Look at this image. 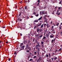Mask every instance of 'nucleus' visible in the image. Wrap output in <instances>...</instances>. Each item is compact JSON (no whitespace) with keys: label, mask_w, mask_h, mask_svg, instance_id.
I'll return each mask as SVG.
<instances>
[{"label":"nucleus","mask_w":62,"mask_h":62,"mask_svg":"<svg viewBox=\"0 0 62 62\" xmlns=\"http://www.w3.org/2000/svg\"><path fill=\"white\" fill-rule=\"evenodd\" d=\"M23 18H24L25 17H26V16H25V15L24 14H23Z\"/></svg>","instance_id":"obj_11"},{"label":"nucleus","mask_w":62,"mask_h":62,"mask_svg":"<svg viewBox=\"0 0 62 62\" xmlns=\"http://www.w3.org/2000/svg\"><path fill=\"white\" fill-rule=\"evenodd\" d=\"M19 3H21V4H22V3H23V2H22V1H19Z\"/></svg>","instance_id":"obj_30"},{"label":"nucleus","mask_w":62,"mask_h":62,"mask_svg":"<svg viewBox=\"0 0 62 62\" xmlns=\"http://www.w3.org/2000/svg\"><path fill=\"white\" fill-rule=\"evenodd\" d=\"M40 25H39V24H38V25H37V24H36V26H37V27H39V26Z\"/></svg>","instance_id":"obj_27"},{"label":"nucleus","mask_w":62,"mask_h":62,"mask_svg":"<svg viewBox=\"0 0 62 62\" xmlns=\"http://www.w3.org/2000/svg\"><path fill=\"white\" fill-rule=\"evenodd\" d=\"M54 40L53 39H52V43H53V42H54Z\"/></svg>","instance_id":"obj_41"},{"label":"nucleus","mask_w":62,"mask_h":62,"mask_svg":"<svg viewBox=\"0 0 62 62\" xmlns=\"http://www.w3.org/2000/svg\"><path fill=\"white\" fill-rule=\"evenodd\" d=\"M39 3H38L37 5V6H39Z\"/></svg>","instance_id":"obj_55"},{"label":"nucleus","mask_w":62,"mask_h":62,"mask_svg":"<svg viewBox=\"0 0 62 62\" xmlns=\"http://www.w3.org/2000/svg\"><path fill=\"white\" fill-rule=\"evenodd\" d=\"M56 39V38H54V39L53 40H54V41H55V40Z\"/></svg>","instance_id":"obj_50"},{"label":"nucleus","mask_w":62,"mask_h":62,"mask_svg":"<svg viewBox=\"0 0 62 62\" xmlns=\"http://www.w3.org/2000/svg\"><path fill=\"white\" fill-rule=\"evenodd\" d=\"M25 9L27 10V7L26 6H25Z\"/></svg>","instance_id":"obj_25"},{"label":"nucleus","mask_w":62,"mask_h":62,"mask_svg":"<svg viewBox=\"0 0 62 62\" xmlns=\"http://www.w3.org/2000/svg\"><path fill=\"white\" fill-rule=\"evenodd\" d=\"M61 34L62 35V31H61Z\"/></svg>","instance_id":"obj_63"},{"label":"nucleus","mask_w":62,"mask_h":62,"mask_svg":"<svg viewBox=\"0 0 62 62\" xmlns=\"http://www.w3.org/2000/svg\"><path fill=\"white\" fill-rule=\"evenodd\" d=\"M46 39V37L45 36H44L43 37V38L42 39Z\"/></svg>","instance_id":"obj_16"},{"label":"nucleus","mask_w":62,"mask_h":62,"mask_svg":"<svg viewBox=\"0 0 62 62\" xmlns=\"http://www.w3.org/2000/svg\"><path fill=\"white\" fill-rule=\"evenodd\" d=\"M51 60H52V61H53V60H54V58H51Z\"/></svg>","instance_id":"obj_49"},{"label":"nucleus","mask_w":62,"mask_h":62,"mask_svg":"<svg viewBox=\"0 0 62 62\" xmlns=\"http://www.w3.org/2000/svg\"><path fill=\"white\" fill-rule=\"evenodd\" d=\"M39 35L38 34H37L36 35V37H38L39 36Z\"/></svg>","instance_id":"obj_36"},{"label":"nucleus","mask_w":62,"mask_h":62,"mask_svg":"<svg viewBox=\"0 0 62 62\" xmlns=\"http://www.w3.org/2000/svg\"><path fill=\"white\" fill-rule=\"evenodd\" d=\"M37 27H37V26H35H35L34 27V28H37Z\"/></svg>","instance_id":"obj_52"},{"label":"nucleus","mask_w":62,"mask_h":62,"mask_svg":"<svg viewBox=\"0 0 62 62\" xmlns=\"http://www.w3.org/2000/svg\"><path fill=\"white\" fill-rule=\"evenodd\" d=\"M23 37V39L24 40H25V37Z\"/></svg>","instance_id":"obj_51"},{"label":"nucleus","mask_w":62,"mask_h":62,"mask_svg":"<svg viewBox=\"0 0 62 62\" xmlns=\"http://www.w3.org/2000/svg\"><path fill=\"white\" fill-rule=\"evenodd\" d=\"M39 60H41V58H39Z\"/></svg>","instance_id":"obj_46"},{"label":"nucleus","mask_w":62,"mask_h":62,"mask_svg":"<svg viewBox=\"0 0 62 62\" xmlns=\"http://www.w3.org/2000/svg\"><path fill=\"white\" fill-rule=\"evenodd\" d=\"M36 49L37 50L38 49V46L37 45H36Z\"/></svg>","instance_id":"obj_21"},{"label":"nucleus","mask_w":62,"mask_h":62,"mask_svg":"<svg viewBox=\"0 0 62 62\" xmlns=\"http://www.w3.org/2000/svg\"><path fill=\"white\" fill-rule=\"evenodd\" d=\"M50 33H51V32H50L49 31V33H48V35H50Z\"/></svg>","instance_id":"obj_58"},{"label":"nucleus","mask_w":62,"mask_h":62,"mask_svg":"<svg viewBox=\"0 0 62 62\" xmlns=\"http://www.w3.org/2000/svg\"><path fill=\"white\" fill-rule=\"evenodd\" d=\"M38 21H39V20L37 19V20H35L34 21V22L35 23L38 22Z\"/></svg>","instance_id":"obj_9"},{"label":"nucleus","mask_w":62,"mask_h":62,"mask_svg":"<svg viewBox=\"0 0 62 62\" xmlns=\"http://www.w3.org/2000/svg\"><path fill=\"white\" fill-rule=\"evenodd\" d=\"M54 60H56V59H57V57L54 56Z\"/></svg>","instance_id":"obj_7"},{"label":"nucleus","mask_w":62,"mask_h":62,"mask_svg":"<svg viewBox=\"0 0 62 62\" xmlns=\"http://www.w3.org/2000/svg\"><path fill=\"white\" fill-rule=\"evenodd\" d=\"M27 41L26 40H23V43L24 44H26V43H27Z\"/></svg>","instance_id":"obj_2"},{"label":"nucleus","mask_w":62,"mask_h":62,"mask_svg":"<svg viewBox=\"0 0 62 62\" xmlns=\"http://www.w3.org/2000/svg\"><path fill=\"white\" fill-rule=\"evenodd\" d=\"M59 4H61V1H60V3H59Z\"/></svg>","instance_id":"obj_59"},{"label":"nucleus","mask_w":62,"mask_h":62,"mask_svg":"<svg viewBox=\"0 0 62 62\" xmlns=\"http://www.w3.org/2000/svg\"><path fill=\"white\" fill-rule=\"evenodd\" d=\"M27 44L29 45V46H30V45H31V42L30 41V40H29L28 43Z\"/></svg>","instance_id":"obj_3"},{"label":"nucleus","mask_w":62,"mask_h":62,"mask_svg":"<svg viewBox=\"0 0 62 62\" xmlns=\"http://www.w3.org/2000/svg\"><path fill=\"white\" fill-rule=\"evenodd\" d=\"M24 47H25V46H22L21 47V49L19 51H21V50H24Z\"/></svg>","instance_id":"obj_4"},{"label":"nucleus","mask_w":62,"mask_h":62,"mask_svg":"<svg viewBox=\"0 0 62 62\" xmlns=\"http://www.w3.org/2000/svg\"><path fill=\"white\" fill-rule=\"evenodd\" d=\"M15 8L16 9V8H17V5H16L15 6Z\"/></svg>","instance_id":"obj_38"},{"label":"nucleus","mask_w":62,"mask_h":62,"mask_svg":"<svg viewBox=\"0 0 62 62\" xmlns=\"http://www.w3.org/2000/svg\"><path fill=\"white\" fill-rule=\"evenodd\" d=\"M29 46V45L28 43L26 45V47L25 48V50H26V49H28L30 51H31V47H30V46Z\"/></svg>","instance_id":"obj_1"},{"label":"nucleus","mask_w":62,"mask_h":62,"mask_svg":"<svg viewBox=\"0 0 62 62\" xmlns=\"http://www.w3.org/2000/svg\"><path fill=\"white\" fill-rule=\"evenodd\" d=\"M54 36H53L52 35H51L50 36V38H54Z\"/></svg>","instance_id":"obj_15"},{"label":"nucleus","mask_w":62,"mask_h":62,"mask_svg":"<svg viewBox=\"0 0 62 62\" xmlns=\"http://www.w3.org/2000/svg\"><path fill=\"white\" fill-rule=\"evenodd\" d=\"M21 15H22V12H20L19 13L18 17H19V16H20Z\"/></svg>","instance_id":"obj_6"},{"label":"nucleus","mask_w":62,"mask_h":62,"mask_svg":"<svg viewBox=\"0 0 62 62\" xmlns=\"http://www.w3.org/2000/svg\"><path fill=\"white\" fill-rule=\"evenodd\" d=\"M41 46L42 47H44V44H41Z\"/></svg>","instance_id":"obj_26"},{"label":"nucleus","mask_w":62,"mask_h":62,"mask_svg":"<svg viewBox=\"0 0 62 62\" xmlns=\"http://www.w3.org/2000/svg\"><path fill=\"white\" fill-rule=\"evenodd\" d=\"M40 30L39 29H37V32H39V31Z\"/></svg>","instance_id":"obj_19"},{"label":"nucleus","mask_w":62,"mask_h":62,"mask_svg":"<svg viewBox=\"0 0 62 62\" xmlns=\"http://www.w3.org/2000/svg\"><path fill=\"white\" fill-rule=\"evenodd\" d=\"M20 9H22V8H22V7H20Z\"/></svg>","instance_id":"obj_60"},{"label":"nucleus","mask_w":62,"mask_h":62,"mask_svg":"<svg viewBox=\"0 0 62 62\" xmlns=\"http://www.w3.org/2000/svg\"><path fill=\"white\" fill-rule=\"evenodd\" d=\"M42 24V22H40L39 23V25H41Z\"/></svg>","instance_id":"obj_35"},{"label":"nucleus","mask_w":62,"mask_h":62,"mask_svg":"<svg viewBox=\"0 0 62 62\" xmlns=\"http://www.w3.org/2000/svg\"><path fill=\"white\" fill-rule=\"evenodd\" d=\"M17 20H18V22H20V21L22 22V19H20V18H18Z\"/></svg>","instance_id":"obj_5"},{"label":"nucleus","mask_w":62,"mask_h":62,"mask_svg":"<svg viewBox=\"0 0 62 62\" xmlns=\"http://www.w3.org/2000/svg\"><path fill=\"white\" fill-rule=\"evenodd\" d=\"M46 57H48V56H49V55H48V54H47V55L46 54V55L45 56H46Z\"/></svg>","instance_id":"obj_32"},{"label":"nucleus","mask_w":62,"mask_h":62,"mask_svg":"<svg viewBox=\"0 0 62 62\" xmlns=\"http://www.w3.org/2000/svg\"><path fill=\"white\" fill-rule=\"evenodd\" d=\"M37 2L38 3H39L40 2V0H38V1H37Z\"/></svg>","instance_id":"obj_34"},{"label":"nucleus","mask_w":62,"mask_h":62,"mask_svg":"<svg viewBox=\"0 0 62 62\" xmlns=\"http://www.w3.org/2000/svg\"><path fill=\"white\" fill-rule=\"evenodd\" d=\"M43 25H44V27H45V26L46 25V24H43Z\"/></svg>","instance_id":"obj_13"},{"label":"nucleus","mask_w":62,"mask_h":62,"mask_svg":"<svg viewBox=\"0 0 62 62\" xmlns=\"http://www.w3.org/2000/svg\"><path fill=\"white\" fill-rule=\"evenodd\" d=\"M32 59H31L29 60L30 61H31L32 60Z\"/></svg>","instance_id":"obj_43"},{"label":"nucleus","mask_w":62,"mask_h":62,"mask_svg":"<svg viewBox=\"0 0 62 62\" xmlns=\"http://www.w3.org/2000/svg\"><path fill=\"white\" fill-rule=\"evenodd\" d=\"M42 16H41L39 18V19L38 20L39 21V20H41V19H42Z\"/></svg>","instance_id":"obj_14"},{"label":"nucleus","mask_w":62,"mask_h":62,"mask_svg":"<svg viewBox=\"0 0 62 62\" xmlns=\"http://www.w3.org/2000/svg\"><path fill=\"white\" fill-rule=\"evenodd\" d=\"M54 26H53L52 27V29H53L54 28Z\"/></svg>","instance_id":"obj_54"},{"label":"nucleus","mask_w":62,"mask_h":62,"mask_svg":"<svg viewBox=\"0 0 62 62\" xmlns=\"http://www.w3.org/2000/svg\"><path fill=\"white\" fill-rule=\"evenodd\" d=\"M40 26L41 28H43V24H42Z\"/></svg>","instance_id":"obj_17"},{"label":"nucleus","mask_w":62,"mask_h":62,"mask_svg":"<svg viewBox=\"0 0 62 62\" xmlns=\"http://www.w3.org/2000/svg\"><path fill=\"white\" fill-rule=\"evenodd\" d=\"M61 8H62V7H59L58 8V9L59 10V9H60Z\"/></svg>","instance_id":"obj_22"},{"label":"nucleus","mask_w":62,"mask_h":62,"mask_svg":"<svg viewBox=\"0 0 62 62\" xmlns=\"http://www.w3.org/2000/svg\"><path fill=\"white\" fill-rule=\"evenodd\" d=\"M2 28H6V27L5 26H4L2 27Z\"/></svg>","instance_id":"obj_42"},{"label":"nucleus","mask_w":62,"mask_h":62,"mask_svg":"<svg viewBox=\"0 0 62 62\" xmlns=\"http://www.w3.org/2000/svg\"><path fill=\"white\" fill-rule=\"evenodd\" d=\"M44 19L45 20V21L47 20V19H46V18Z\"/></svg>","instance_id":"obj_56"},{"label":"nucleus","mask_w":62,"mask_h":62,"mask_svg":"<svg viewBox=\"0 0 62 62\" xmlns=\"http://www.w3.org/2000/svg\"><path fill=\"white\" fill-rule=\"evenodd\" d=\"M62 49H61V48L58 50V51H60Z\"/></svg>","instance_id":"obj_45"},{"label":"nucleus","mask_w":62,"mask_h":62,"mask_svg":"<svg viewBox=\"0 0 62 62\" xmlns=\"http://www.w3.org/2000/svg\"><path fill=\"white\" fill-rule=\"evenodd\" d=\"M46 13V14H47V12L46 11L45 12V14Z\"/></svg>","instance_id":"obj_57"},{"label":"nucleus","mask_w":62,"mask_h":62,"mask_svg":"<svg viewBox=\"0 0 62 62\" xmlns=\"http://www.w3.org/2000/svg\"><path fill=\"white\" fill-rule=\"evenodd\" d=\"M41 44H43V42L41 41Z\"/></svg>","instance_id":"obj_33"},{"label":"nucleus","mask_w":62,"mask_h":62,"mask_svg":"<svg viewBox=\"0 0 62 62\" xmlns=\"http://www.w3.org/2000/svg\"><path fill=\"white\" fill-rule=\"evenodd\" d=\"M24 3H27V1H26L25 0L24 1Z\"/></svg>","instance_id":"obj_53"},{"label":"nucleus","mask_w":62,"mask_h":62,"mask_svg":"<svg viewBox=\"0 0 62 62\" xmlns=\"http://www.w3.org/2000/svg\"><path fill=\"white\" fill-rule=\"evenodd\" d=\"M37 45L38 46L39 48L40 47V45H39V43H37Z\"/></svg>","instance_id":"obj_10"},{"label":"nucleus","mask_w":62,"mask_h":62,"mask_svg":"<svg viewBox=\"0 0 62 62\" xmlns=\"http://www.w3.org/2000/svg\"><path fill=\"white\" fill-rule=\"evenodd\" d=\"M37 54V52H34V55H36Z\"/></svg>","instance_id":"obj_18"},{"label":"nucleus","mask_w":62,"mask_h":62,"mask_svg":"<svg viewBox=\"0 0 62 62\" xmlns=\"http://www.w3.org/2000/svg\"><path fill=\"white\" fill-rule=\"evenodd\" d=\"M32 40L33 42H34L35 41V39L34 38L32 39Z\"/></svg>","instance_id":"obj_20"},{"label":"nucleus","mask_w":62,"mask_h":62,"mask_svg":"<svg viewBox=\"0 0 62 62\" xmlns=\"http://www.w3.org/2000/svg\"><path fill=\"white\" fill-rule=\"evenodd\" d=\"M33 14H35V15H36V12H33Z\"/></svg>","instance_id":"obj_44"},{"label":"nucleus","mask_w":62,"mask_h":62,"mask_svg":"<svg viewBox=\"0 0 62 62\" xmlns=\"http://www.w3.org/2000/svg\"><path fill=\"white\" fill-rule=\"evenodd\" d=\"M59 28L60 29H61V27H60Z\"/></svg>","instance_id":"obj_61"},{"label":"nucleus","mask_w":62,"mask_h":62,"mask_svg":"<svg viewBox=\"0 0 62 62\" xmlns=\"http://www.w3.org/2000/svg\"><path fill=\"white\" fill-rule=\"evenodd\" d=\"M52 55H53V56L54 55V53H53L52 54Z\"/></svg>","instance_id":"obj_62"},{"label":"nucleus","mask_w":62,"mask_h":62,"mask_svg":"<svg viewBox=\"0 0 62 62\" xmlns=\"http://www.w3.org/2000/svg\"><path fill=\"white\" fill-rule=\"evenodd\" d=\"M23 43H22L19 46H20L21 47V46H22V45H23Z\"/></svg>","instance_id":"obj_12"},{"label":"nucleus","mask_w":62,"mask_h":62,"mask_svg":"<svg viewBox=\"0 0 62 62\" xmlns=\"http://www.w3.org/2000/svg\"><path fill=\"white\" fill-rule=\"evenodd\" d=\"M48 55H49V57H51V54L50 53H48Z\"/></svg>","instance_id":"obj_28"},{"label":"nucleus","mask_w":62,"mask_h":62,"mask_svg":"<svg viewBox=\"0 0 62 62\" xmlns=\"http://www.w3.org/2000/svg\"><path fill=\"white\" fill-rule=\"evenodd\" d=\"M42 36H43V35H42V34H41V35H40V38L42 37Z\"/></svg>","instance_id":"obj_40"},{"label":"nucleus","mask_w":62,"mask_h":62,"mask_svg":"<svg viewBox=\"0 0 62 62\" xmlns=\"http://www.w3.org/2000/svg\"><path fill=\"white\" fill-rule=\"evenodd\" d=\"M26 50V52H27V53H29V50H28V49H25Z\"/></svg>","instance_id":"obj_8"},{"label":"nucleus","mask_w":62,"mask_h":62,"mask_svg":"<svg viewBox=\"0 0 62 62\" xmlns=\"http://www.w3.org/2000/svg\"><path fill=\"white\" fill-rule=\"evenodd\" d=\"M35 16H36V17H38V16H39V14H38L36 15H35Z\"/></svg>","instance_id":"obj_39"},{"label":"nucleus","mask_w":62,"mask_h":62,"mask_svg":"<svg viewBox=\"0 0 62 62\" xmlns=\"http://www.w3.org/2000/svg\"><path fill=\"white\" fill-rule=\"evenodd\" d=\"M47 28H48V27H49V25H47Z\"/></svg>","instance_id":"obj_64"},{"label":"nucleus","mask_w":62,"mask_h":62,"mask_svg":"<svg viewBox=\"0 0 62 62\" xmlns=\"http://www.w3.org/2000/svg\"><path fill=\"white\" fill-rule=\"evenodd\" d=\"M42 13L44 15L45 14V13H44V12H42Z\"/></svg>","instance_id":"obj_48"},{"label":"nucleus","mask_w":62,"mask_h":62,"mask_svg":"<svg viewBox=\"0 0 62 62\" xmlns=\"http://www.w3.org/2000/svg\"><path fill=\"white\" fill-rule=\"evenodd\" d=\"M31 57V56H30V55L28 57V59H29V58Z\"/></svg>","instance_id":"obj_37"},{"label":"nucleus","mask_w":62,"mask_h":62,"mask_svg":"<svg viewBox=\"0 0 62 62\" xmlns=\"http://www.w3.org/2000/svg\"><path fill=\"white\" fill-rule=\"evenodd\" d=\"M16 52H17V51H16L15 52H14V54H17V53H16Z\"/></svg>","instance_id":"obj_24"},{"label":"nucleus","mask_w":62,"mask_h":62,"mask_svg":"<svg viewBox=\"0 0 62 62\" xmlns=\"http://www.w3.org/2000/svg\"><path fill=\"white\" fill-rule=\"evenodd\" d=\"M57 15H59L60 14V13H59L58 12L57 13Z\"/></svg>","instance_id":"obj_29"},{"label":"nucleus","mask_w":62,"mask_h":62,"mask_svg":"<svg viewBox=\"0 0 62 62\" xmlns=\"http://www.w3.org/2000/svg\"><path fill=\"white\" fill-rule=\"evenodd\" d=\"M41 9H43V7H41Z\"/></svg>","instance_id":"obj_47"},{"label":"nucleus","mask_w":62,"mask_h":62,"mask_svg":"<svg viewBox=\"0 0 62 62\" xmlns=\"http://www.w3.org/2000/svg\"><path fill=\"white\" fill-rule=\"evenodd\" d=\"M33 58L35 59V58H37V56H35L33 57Z\"/></svg>","instance_id":"obj_23"},{"label":"nucleus","mask_w":62,"mask_h":62,"mask_svg":"<svg viewBox=\"0 0 62 62\" xmlns=\"http://www.w3.org/2000/svg\"><path fill=\"white\" fill-rule=\"evenodd\" d=\"M59 23H58L56 25V26H58V25H59Z\"/></svg>","instance_id":"obj_31"}]
</instances>
